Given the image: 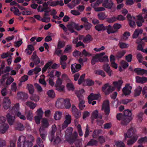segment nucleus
<instances>
[{
  "instance_id": "1",
  "label": "nucleus",
  "mask_w": 147,
  "mask_h": 147,
  "mask_svg": "<svg viewBox=\"0 0 147 147\" xmlns=\"http://www.w3.org/2000/svg\"><path fill=\"white\" fill-rule=\"evenodd\" d=\"M131 112V111L127 109L125 110L123 114L118 113L116 117L118 120H121V124L123 125H126L132 119Z\"/></svg>"
},
{
  "instance_id": "2",
  "label": "nucleus",
  "mask_w": 147,
  "mask_h": 147,
  "mask_svg": "<svg viewBox=\"0 0 147 147\" xmlns=\"http://www.w3.org/2000/svg\"><path fill=\"white\" fill-rule=\"evenodd\" d=\"M73 129H66L65 136L66 141L70 144H73L76 140L78 135L76 131L72 134Z\"/></svg>"
},
{
  "instance_id": "3",
  "label": "nucleus",
  "mask_w": 147,
  "mask_h": 147,
  "mask_svg": "<svg viewBox=\"0 0 147 147\" xmlns=\"http://www.w3.org/2000/svg\"><path fill=\"white\" fill-rule=\"evenodd\" d=\"M19 103H16L15 105L13 107L11 108L9 111V113L16 115L19 118L23 120H25L26 117L25 116L22 114L21 113L19 112Z\"/></svg>"
},
{
  "instance_id": "4",
  "label": "nucleus",
  "mask_w": 147,
  "mask_h": 147,
  "mask_svg": "<svg viewBox=\"0 0 147 147\" xmlns=\"http://www.w3.org/2000/svg\"><path fill=\"white\" fill-rule=\"evenodd\" d=\"M102 109L104 110L105 115L108 117L110 112L109 102L108 100H106L104 101Z\"/></svg>"
},
{
  "instance_id": "5",
  "label": "nucleus",
  "mask_w": 147,
  "mask_h": 147,
  "mask_svg": "<svg viewBox=\"0 0 147 147\" xmlns=\"http://www.w3.org/2000/svg\"><path fill=\"white\" fill-rule=\"evenodd\" d=\"M47 3L48 6L52 7L56 6L59 5L61 6H63L64 5L62 0L53 1L52 0H50L47 1Z\"/></svg>"
},
{
  "instance_id": "6",
  "label": "nucleus",
  "mask_w": 147,
  "mask_h": 147,
  "mask_svg": "<svg viewBox=\"0 0 147 147\" xmlns=\"http://www.w3.org/2000/svg\"><path fill=\"white\" fill-rule=\"evenodd\" d=\"M67 29L71 33L75 32L74 29H76L77 30H80V29L78 28V24L74 22H71L67 25Z\"/></svg>"
},
{
  "instance_id": "7",
  "label": "nucleus",
  "mask_w": 147,
  "mask_h": 147,
  "mask_svg": "<svg viewBox=\"0 0 147 147\" xmlns=\"http://www.w3.org/2000/svg\"><path fill=\"white\" fill-rule=\"evenodd\" d=\"M71 116L67 115L65 116V120L62 125V129H65L67 127L68 125L71 122Z\"/></svg>"
},
{
  "instance_id": "8",
  "label": "nucleus",
  "mask_w": 147,
  "mask_h": 147,
  "mask_svg": "<svg viewBox=\"0 0 147 147\" xmlns=\"http://www.w3.org/2000/svg\"><path fill=\"white\" fill-rule=\"evenodd\" d=\"M71 111L73 114L76 119H78L81 116V111L78 110L76 107L74 105L72 106Z\"/></svg>"
},
{
  "instance_id": "9",
  "label": "nucleus",
  "mask_w": 147,
  "mask_h": 147,
  "mask_svg": "<svg viewBox=\"0 0 147 147\" xmlns=\"http://www.w3.org/2000/svg\"><path fill=\"white\" fill-rule=\"evenodd\" d=\"M113 0H104L102 4V5L105 7L111 9L113 5Z\"/></svg>"
},
{
  "instance_id": "10",
  "label": "nucleus",
  "mask_w": 147,
  "mask_h": 147,
  "mask_svg": "<svg viewBox=\"0 0 147 147\" xmlns=\"http://www.w3.org/2000/svg\"><path fill=\"white\" fill-rule=\"evenodd\" d=\"M81 65L80 64L75 63L72 64L71 66V69L73 73L78 72L81 69Z\"/></svg>"
},
{
  "instance_id": "11",
  "label": "nucleus",
  "mask_w": 147,
  "mask_h": 147,
  "mask_svg": "<svg viewBox=\"0 0 147 147\" xmlns=\"http://www.w3.org/2000/svg\"><path fill=\"white\" fill-rule=\"evenodd\" d=\"M10 100L8 97H6L4 98L3 102V105L5 109H7L10 107Z\"/></svg>"
},
{
  "instance_id": "12",
  "label": "nucleus",
  "mask_w": 147,
  "mask_h": 147,
  "mask_svg": "<svg viewBox=\"0 0 147 147\" xmlns=\"http://www.w3.org/2000/svg\"><path fill=\"white\" fill-rule=\"evenodd\" d=\"M6 121V118L3 116H0V123L2 124L0 129H8L9 126L8 124L5 123Z\"/></svg>"
},
{
  "instance_id": "13",
  "label": "nucleus",
  "mask_w": 147,
  "mask_h": 147,
  "mask_svg": "<svg viewBox=\"0 0 147 147\" xmlns=\"http://www.w3.org/2000/svg\"><path fill=\"white\" fill-rule=\"evenodd\" d=\"M25 140H26V137L24 136H20L17 142L18 147H24Z\"/></svg>"
},
{
  "instance_id": "14",
  "label": "nucleus",
  "mask_w": 147,
  "mask_h": 147,
  "mask_svg": "<svg viewBox=\"0 0 147 147\" xmlns=\"http://www.w3.org/2000/svg\"><path fill=\"white\" fill-rule=\"evenodd\" d=\"M132 87L128 84H127L123 89V92L125 96L129 95L131 93Z\"/></svg>"
},
{
  "instance_id": "15",
  "label": "nucleus",
  "mask_w": 147,
  "mask_h": 147,
  "mask_svg": "<svg viewBox=\"0 0 147 147\" xmlns=\"http://www.w3.org/2000/svg\"><path fill=\"white\" fill-rule=\"evenodd\" d=\"M99 94H94L91 93L88 97V102L90 104L91 102L94 100H97L98 99L100 96Z\"/></svg>"
},
{
  "instance_id": "16",
  "label": "nucleus",
  "mask_w": 147,
  "mask_h": 147,
  "mask_svg": "<svg viewBox=\"0 0 147 147\" xmlns=\"http://www.w3.org/2000/svg\"><path fill=\"white\" fill-rule=\"evenodd\" d=\"M123 83V81L120 80L118 81L113 82V84L115 88H116L117 91H119L120 90Z\"/></svg>"
},
{
  "instance_id": "17",
  "label": "nucleus",
  "mask_w": 147,
  "mask_h": 147,
  "mask_svg": "<svg viewBox=\"0 0 147 147\" xmlns=\"http://www.w3.org/2000/svg\"><path fill=\"white\" fill-rule=\"evenodd\" d=\"M31 58L32 60V61L36 65H37L40 62V59L37 55L36 52H34L33 53Z\"/></svg>"
},
{
  "instance_id": "18",
  "label": "nucleus",
  "mask_w": 147,
  "mask_h": 147,
  "mask_svg": "<svg viewBox=\"0 0 147 147\" xmlns=\"http://www.w3.org/2000/svg\"><path fill=\"white\" fill-rule=\"evenodd\" d=\"M103 69L109 76H111L112 73V71L108 63L104 64L103 66Z\"/></svg>"
},
{
  "instance_id": "19",
  "label": "nucleus",
  "mask_w": 147,
  "mask_h": 147,
  "mask_svg": "<svg viewBox=\"0 0 147 147\" xmlns=\"http://www.w3.org/2000/svg\"><path fill=\"white\" fill-rule=\"evenodd\" d=\"M64 99L63 98H59L56 102V107L58 108H62L63 107Z\"/></svg>"
},
{
  "instance_id": "20",
  "label": "nucleus",
  "mask_w": 147,
  "mask_h": 147,
  "mask_svg": "<svg viewBox=\"0 0 147 147\" xmlns=\"http://www.w3.org/2000/svg\"><path fill=\"white\" fill-rule=\"evenodd\" d=\"M81 0H73L71 2L69 3L67 6L71 9L74 8L76 5L79 4Z\"/></svg>"
},
{
  "instance_id": "21",
  "label": "nucleus",
  "mask_w": 147,
  "mask_h": 147,
  "mask_svg": "<svg viewBox=\"0 0 147 147\" xmlns=\"http://www.w3.org/2000/svg\"><path fill=\"white\" fill-rule=\"evenodd\" d=\"M136 129H129L127 133L124 134L125 139L127 138L130 137L136 132Z\"/></svg>"
},
{
  "instance_id": "22",
  "label": "nucleus",
  "mask_w": 147,
  "mask_h": 147,
  "mask_svg": "<svg viewBox=\"0 0 147 147\" xmlns=\"http://www.w3.org/2000/svg\"><path fill=\"white\" fill-rule=\"evenodd\" d=\"M136 81L137 82L143 84L147 82V77H140L136 76Z\"/></svg>"
},
{
  "instance_id": "23",
  "label": "nucleus",
  "mask_w": 147,
  "mask_h": 147,
  "mask_svg": "<svg viewBox=\"0 0 147 147\" xmlns=\"http://www.w3.org/2000/svg\"><path fill=\"white\" fill-rule=\"evenodd\" d=\"M38 11L42 12H49L51 11V8L50 7H42L41 5H39L37 8Z\"/></svg>"
},
{
  "instance_id": "24",
  "label": "nucleus",
  "mask_w": 147,
  "mask_h": 147,
  "mask_svg": "<svg viewBox=\"0 0 147 147\" xmlns=\"http://www.w3.org/2000/svg\"><path fill=\"white\" fill-rule=\"evenodd\" d=\"M8 122L10 125H13L14 121V117L11 116L9 113H8L6 116Z\"/></svg>"
},
{
  "instance_id": "25",
  "label": "nucleus",
  "mask_w": 147,
  "mask_h": 147,
  "mask_svg": "<svg viewBox=\"0 0 147 147\" xmlns=\"http://www.w3.org/2000/svg\"><path fill=\"white\" fill-rule=\"evenodd\" d=\"M41 127L42 129H45L48 127L49 125V123L48 120L45 119L44 118L42 119L41 122Z\"/></svg>"
},
{
  "instance_id": "26",
  "label": "nucleus",
  "mask_w": 147,
  "mask_h": 147,
  "mask_svg": "<svg viewBox=\"0 0 147 147\" xmlns=\"http://www.w3.org/2000/svg\"><path fill=\"white\" fill-rule=\"evenodd\" d=\"M143 30L141 29H136L132 35V38H136L139 36V34L142 33Z\"/></svg>"
},
{
  "instance_id": "27",
  "label": "nucleus",
  "mask_w": 147,
  "mask_h": 147,
  "mask_svg": "<svg viewBox=\"0 0 147 147\" xmlns=\"http://www.w3.org/2000/svg\"><path fill=\"white\" fill-rule=\"evenodd\" d=\"M142 90V87L140 86H137L134 91V96L136 97L140 95Z\"/></svg>"
},
{
  "instance_id": "28",
  "label": "nucleus",
  "mask_w": 147,
  "mask_h": 147,
  "mask_svg": "<svg viewBox=\"0 0 147 147\" xmlns=\"http://www.w3.org/2000/svg\"><path fill=\"white\" fill-rule=\"evenodd\" d=\"M95 29L98 31L106 30L107 26H104L103 24H98L96 26Z\"/></svg>"
},
{
  "instance_id": "29",
  "label": "nucleus",
  "mask_w": 147,
  "mask_h": 147,
  "mask_svg": "<svg viewBox=\"0 0 147 147\" xmlns=\"http://www.w3.org/2000/svg\"><path fill=\"white\" fill-rule=\"evenodd\" d=\"M138 136L137 135L134 136L128 140L127 144L128 145H131L135 142L137 140Z\"/></svg>"
},
{
  "instance_id": "30",
  "label": "nucleus",
  "mask_w": 147,
  "mask_h": 147,
  "mask_svg": "<svg viewBox=\"0 0 147 147\" xmlns=\"http://www.w3.org/2000/svg\"><path fill=\"white\" fill-rule=\"evenodd\" d=\"M11 11L13 12L15 15L20 16L21 14V12L20 11L19 9L15 7H11L10 8Z\"/></svg>"
},
{
  "instance_id": "31",
  "label": "nucleus",
  "mask_w": 147,
  "mask_h": 147,
  "mask_svg": "<svg viewBox=\"0 0 147 147\" xmlns=\"http://www.w3.org/2000/svg\"><path fill=\"white\" fill-rule=\"evenodd\" d=\"M17 96L19 99L22 100L26 99L28 98L27 94L22 92L18 93Z\"/></svg>"
},
{
  "instance_id": "32",
  "label": "nucleus",
  "mask_w": 147,
  "mask_h": 147,
  "mask_svg": "<svg viewBox=\"0 0 147 147\" xmlns=\"http://www.w3.org/2000/svg\"><path fill=\"white\" fill-rule=\"evenodd\" d=\"M53 63V62L51 61L47 63L44 65V67L42 69V73L45 72L49 68V69H51V66Z\"/></svg>"
},
{
  "instance_id": "33",
  "label": "nucleus",
  "mask_w": 147,
  "mask_h": 147,
  "mask_svg": "<svg viewBox=\"0 0 147 147\" xmlns=\"http://www.w3.org/2000/svg\"><path fill=\"white\" fill-rule=\"evenodd\" d=\"M26 115L27 119L30 121H31L33 117V114L32 111H26Z\"/></svg>"
},
{
  "instance_id": "34",
  "label": "nucleus",
  "mask_w": 147,
  "mask_h": 147,
  "mask_svg": "<svg viewBox=\"0 0 147 147\" xmlns=\"http://www.w3.org/2000/svg\"><path fill=\"white\" fill-rule=\"evenodd\" d=\"M98 144V141L93 139H91L87 144V146H96Z\"/></svg>"
},
{
  "instance_id": "35",
  "label": "nucleus",
  "mask_w": 147,
  "mask_h": 147,
  "mask_svg": "<svg viewBox=\"0 0 147 147\" xmlns=\"http://www.w3.org/2000/svg\"><path fill=\"white\" fill-rule=\"evenodd\" d=\"M39 131L40 137L44 140H45L47 134V132L45 129H39Z\"/></svg>"
},
{
  "instance_id": "36",
  "label": "nucleus",
  "mask_w": 147,
  "mask_h": 147,
  "mask_svg": "<svg viewBox=\"0 0 147 147\" xmlns=\"http://www.w3.org/2000/svg\"><path fill=\"white\" fill-rule=\"evenodd\" d=\"M126 51L124 50L118 52L116 54L115 57L117 59H119L121 58L125 53Z\"/></svg>"
},
{
  "instance_id": "37",
  "label": "nucleus",
  "mask_w": 147,
  "mask_h": 147,
  "mask_svg": "<svg viewBox=\"0 0 147 147\" xmlns=\"http://www.w3.org/2000/svg\"><path fill=\"white\" fill-rule=\"evenodd\" d=\"M62 113L59 111H56L54 115V118L55 120L60 119L62 117Z\"/></svg>"
},
{
  "instance_id": "38",
  "label": "nucleus",
  "mask_w": 147,
  "mask_h": 147,
  "mask_svg": "<svg viewBox=\"0 0 147 147\" xmlns=\"http://www.w3.org/2000/svg\"><path fill=\"white\" fill-rule=\"evenodd\" d=\"M26 105L30 107L31 109H33L36 107V104L30 101H28L26 102Z\"/></svg>"
},
{
  "instance_id": "39",
  "label": "nucleus",
  "mask_w": 147,
  "mask_h": 147,
  "mask_svg": "<svg viewBox=\"0 0 147 147\" xmlns=\"http://www.w3.org/2000/svg\"><path fill=\"white\" fill-rule=\"evenodd\" d=\"M64 106L66 109H69L71 107V104L69 99L66 98L64 99Z\"/></svg>"
},
{
  "instance_id": "40",
  "label": "nucleus",
  "mask_w": 147,
  "mask_h": 147,
  "mask_svg": "<svg viewBox=\"0 0 147 147\" xmlns=\"http://www.w3.org/2000/svg\"><path fill=\"white\" fill-rule=\"evenodd\" d=\"M97 16L99 19L101 20H104L107 17L105 13L104 12L98 13V14Z\"/></svg>"
},
{
  "instance_id": "41",
  "label": "nucleus",
  "mask_w": 147,
  "mask_h": 147,
  "mask_svg": "<svg viewBox=\"0 0 147 147\" xmlns=\"http://www.w3.org/2000/svg\"><path fill=\"white\" fill-rule=\"evenodd\" d=\"M134 71L138 75H143L144 74V69L140 68H136Z\"/></svg>"
},
{
  "instance_id": "42",
  "label": "nucleus",
  "mask_w": 147,
  "mask_h": 147,
  "mask_svg": "<svg viewBox=\"0 0 147 147\" xmlns=\"http://www.w3.org/2000/svg\"><path fill=\"white\" fill-rule=\"evenodd\" d=\"M98 111L97 110H96L94 111L92 113V123H93V120L94 119H96L98 118Z\"/></svg>"
},
{
  "instance_id": "43",
  "label": "nucleus",
  "mask_w": 147,
  "mask_h": 147,
  "mask_svg": "<svg viewBox=\"0 0 147 147\" xmlns=\"http://www.w3.org/2000/svg\"><path fill=\"white\" fill-rule=\"evenodd\" d=\"M102 132V130L101 129H96L93 132L92 135L93 137L96 138L97 136L101 134Z\"/></svg>"
},
{
  "instance_id": "44",
  "label": "nucleus",
  "mask_w": 147,
  "mask_h": 147,
  "mask_svg": "<svg viewBox=\"0 0 147 147\" xmlns=\"http://www.w3.org/2000/svg\"><path fill=\"white\" fill-rule=\"evenodd\" d=\"M48 96L51 98H54L55 96V93L53 90L48 91L47 93Z\"/></svg>"
},
{
  "instance_id": "45",
  "label": "nucleus",
  "mask_w": 147,
  "mask_h": 147,
  "mask_svg": "<svg viewBox=\"0 0 147 147\" xmlns=\"http://www.w3.org/2000/svg\"><path fill=\"white\" fill-rule=\"evenodd\" d=\"M115 90L114 87L111 86H109L105 92V94L106 95H109L111 92H112Z\"/></svg>"
},
{
  "instance_id": "46",
  "label": "nucleus",
  "mask_w": 147,
  "mask_h": 147,
  "mask_svg": "<svg viewBox=\"0 0 147 147\" xmlns=\"http://www.w3.org/2000/svg\"><path fill=\"white\" fill-rule=\"evenodd\" d=\"M30 99L34 101L35 102H37L39 100V96L36 95L32 94L30 97Z\"/></svg>"
},
{
  "instance_id": "47",
  "label": "nucleus",
  "mask_w": 147,
  "mask_h": 147,
  "mask_svg": "<svg viewBox=\"0 0 147 147\" xmlns=\"http://www.w3.org/2000/svg\"><path fill=\"white\" fill-rule=\"evenodd\" d=\"M27 87L30 94H32L34 92V88L33 86L30 84H28Z\"/></svg>"
},
{
  "instance_id": "48",
  "label": "nucleus",
  "mask_w": 147,
  "mask_h": 147,
  "mask_svg": "<svg viewBox=\"0 0 147 147\" xmlns=\"http://www.w3.org/2000/svg\"><path fill=\"white\" fill-rule=\"evenodd\" d=\"M119 45L120 48L122 49L127 48L129 47L128 44L123 42H120Z\"/></svg>"
},
{
  "instance_id": "49",
  "label": "nucleus",
  "mask_w": 147,
  "mask_h": 147,
  "mask_svg": "<svg viewBox=\"0 0 147 147\" xmlns=\"http://www.w3.org/2000/svg\"><path fill=\"white\" fill-rule=\"evenodd\" d=\"M103 1V0H97L95 3H92L91 6L93 8H95V7L98 6L101 3H102Z\"/></svg>"
},
{
  "instance_id": "50",
  "label": "nucleus",
  "mask_w": 147,
  "mask_h": 147,
  "mask_svg": "<svg viewBox=\"0 0 147 147\" xmlns=\"http://www.w3.org/2000/svg\"><path fill=\"white\" fill-rule=\"evenodd\" d=\"M95 73L100 75L103 77H104L106 76L105 72L103 70H101L98 69L96 70L95 71Z\"/></svg>"
},
{
  "instance_id": "51",
  "label": "nucleus",
  "mask_w": 147,
  "mask_h": 147,
  "mask_svg": "<svg viewBox=\"0 0 147 147\" xmlns=\"http://www.w3.org/2000/svg\"><path fill=\"white\" fill-rule=\"evenodd\" d=\"M96 55L92 57L91 61V63L92 65H94L96 63L98 62L99 58Z\"/></svg>"
},
{
  "instance_id": "52",
  "label": "nucleus",
  "mask_w": 147,
  "mask_h": 147,
  "mask_svg": "<svg viewBox=\"0 0 147 147\" xmlns=\"http://www.w3.org/2000/svg\"><path fill=\"white\" fill-rule=\"evenodd\" d=\"M92 40V38L90 35L88 34L86 35V36L83 39V41L84 42H90Z\"/></svg>"
},
{
  "instance_id": "53",
  "label": "nucleus",
  "mask_w": 147,
  "mask_h": 147,
  "mask_svg": "<svg viewBox=\"0 0 147 147\" xmlns=\"http://www.w3.org/2000/svg\"><path fill=\"white\" fill-rule=\"evenodd\" d=\"M113 29L112 27L110 25L107 26L106 30H107V32L108 34L114 33L116 32L115 31H113Z\"/></svg>"
},
{
  "instance_id": "54",
  "label": "nucleus",
  "mask_w": 147,
  "mask_h": 147,
  "mask_svg": "<svg viewBox=\"0 0 147 147\" xmlns=\"http://www.w3.org/2000/svg\"><path fill=\"white\" fill-rule=\"evenodd\" d=\"M72 46L71 45H67L65 47L64 52L65 53H70L72 51Z\"/></svg>"
},
{
  "instance_id": "55",
  "label": "nucleus",
  "mask_w": 147,
  "mask_h": 147,
  "mask_svg": "<svg viewBox=\"0 0 147 147\" xmlns=\"http://www.w3.org/2000/svg\"><path fill=\"white\" fill-rule=\"evenodd\" d=\"M56 132L55 129H52L49 136V140L51 142H52L54 138V134Z\"/></svg>"
},
{
  "instance_id": "56",
  "label": "nucleus",
  "mask_w": 147,
  "mask_h": 147,
  "mask_svg": "<svg viewBox=\"0 0 147 147\" xmlns=\"http://www.w3.org/2000/svg\"><path fill=\"white\" fill-rule=\"evenodd\" d=\"M85 29L86 30H89L92 26V24L88 22L86 24H83Z\"/></svg>"
},
{
  "instance_id": "57",
  "label": "nucleus",
  "mask_w": 147,
  "mask_h": 147,
  "mask_svg": "<svg viewBox=\"0 0 147 147\" xmlns=\"http://www.w3.org/2000/svg\"><path fill=\"white\" fill-rule=\"evenodd\" d=\"M67 89L69 90L74 91V87L73 84L71 83H68L66 85Z\"/></svg>"
},
{
  "instance_id": "58",
  "label": "nucleus",
  "mask_w": 147,
  "mask_h": 147,
  "mask_svg": "<svg viewBox=\"0 0 147 147\" xmlns=\"http://www.w3.org/2000/svg\"><path fill=\"white\" fill-rule=\"evenodd\" d=\"M136 58L140 63L142 62V61L144 59L142 55L140 53L137 54L136 55Z\"/></svg>"
},
{
  "instance_id": "59",
  "label": "nucleus",
  "mask_w": 147,
  "mask_h": 147,
  "mask_svg": "<svg viewBox=\"0 0 147 147\" xmlns=\"http://www.w3.org/2000/svg\"><path fill=\"white\" fill-rule=\"evenodd\" d=\"M109 61L108 57L106 55L100 58L99 59V61L101 62H108Z\"/></svg>"
},
{
  "instance_id": "60",
  "label": "nucleus",
  "mask_w": 147,
  "mask_h": 147,
  "mask_svg": "<svg viewBox=\"0 0 147 147\" xmlns=\"http://www.w3.org/2000/svg\"><path fill=\"white\" fill-rule=\"evenodd\" d=\"M85 103V101L84 100H82L80 101L78 106L79 109L81 110H82L83 109L84 107H85V105H84Z\"/></svg>"
},
{
  "instance_id": "61",
  "label": "nucleus",
  "mask_w": 147,
  "mask_h": 147,
  "mask_svg": "<svg viewBox=\"0 0 147 147\" xmlns=\"http://www.w3.org/2000/svg\"><path fill=\"white\" fill-rule=\"evenodd\" d=\"M138 142L139 144L145 143L147 142V137L145 136L143 138H140L138 141Z\"/></svg>"
},
{
  "instance_id": "62",
  "label": "nucleus",
  "mask_w": 147,
  "mask_h": 147,
  "mask_svg": "<svg viewBox=\"0 0 147 147\" xmlns=\"http://www.w3.org/2000/svg\"><path fill=\"white\" fill-rule=\"evenodd\" d=\"M37 115L39 116L40 117H42V116L43 115L44 113L42 111V108H40L38 109L37 111Z\"/></svg>"
},
{
  "instance_id": "63",
  "label": "nucleus",
  "mask_w": 147,
  "mask_h": 147,
  "mask_svg": "<svg viewBox=\"0 0 147 147\" xmlns=\"http://www.w3.org/2000/svg\"><path fill=\"white\" fill-rule=\"evenodd\" d=\"M73 55L74 56L76 57L77 56H80V57H82V53L77 50H76L73 53Z\"/></svg>"
},
{
  "instance_id": "64",
  "label": "nucleus",
  "mask_w": 147,
  "mask_h": 147,
  "mask_svg": "<svg viewBox=\"0 0 147 147\" xmlns=\"http://www.w3.org/2000/svg\"><path fill=\"white\" fill-rule=\"evenodd\" d=\"M115 145L118 147H125V145L121 141H117L115 143Z\"/></svg>"
}]
</instances>
